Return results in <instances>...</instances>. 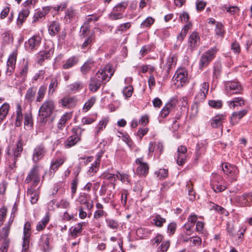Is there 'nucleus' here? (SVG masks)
Masks as SVG:
<instances>
[{
    "instance_id": "obj_40",
    "label": "nucleus",
    "mask_w": 252,
    "mask_h": 252,
    "mask_svg": "<svg viewBox=\"0 0 252 252\" xmlns=\"http://www.w3.org/2000/svg\"><path fill=\"white\" fill-rule=\"evenodd\" d=\"M59 24L55 21L52 22L49 27V32L51 35H55L59 32Z\"/></svg>"
},
{
    "instance_id": "obj_27",
    "label": "nucleus",
    "mask_w": 252,
    "mask_h": 252,
    "mask_svg": "<svg viewBox=\"0 0 252 252\" xmlns=\"http://www.w3.org/2000/svg\"><path fill=\"white\" fill-rule=\"evenodd\" d=\"M225 119L224 115H218L212 119L211 126L215 128L220 127L224 122Z\"/></svg>"
},
{
    "instance_id": "obj_2",
    "label": "nucleus",
    "mask_w": 252,
    "mask_h": 252,
    "mask_svg": "<svg viewBox=\"0 0 252 252\" xmlns=\"http://www.w3.org/2000/svg\"><path fill=\"white\" fill-rule=\"evenodd\" d=\"M218 51V49L217 47L214 46L203 53L199 59V68L203 69L205 67H206L215 58Z\"/></svg>"
},
{
    "instance_id": "obj_59",
    "label": "nucleus",
    "mask_w": 252,
    "mask_h": 252,
    "mask_svg": "<svg viewBox=\"0 0 252 252\" xmlns=\"http://www.w3.org/2000/svg\"><path fill=\"white\" fill-rule=\"evenodd\" d=\"M156 174L159 179H164L168 176V170L164 168L159 169L156 172Z\"/></svg>"
},
{
    "instance_id": "obj_14",
    "label": "nucleus",
    "mask_w": 252,
    "mask_h": 252,
    "mask_svg": "<svg viewBox=\"0 0 252 252\" xmlns=\"http://www.w3.org/2000/svg\"><path fill=\"white\" fill-rule=\"evenodd\" d=\"M187 148L183 146H180L177 150L178 156L177 163L179 165H183L186 161L187 159Z\"/></svg>"
},
{
    "instance_id": "obj_18",
    "label": "nucleus",
    "mask_w": 252,
    "mask_h": 252,
    "mask_svg": "<svg viewBox=\"0 0 252 252\" xmlns=\"http://www.w3.org/2000/svg\"><path fill=\"white\" fill-rule=\"evenodd\" d=\"M139 72L150 74L149 79H155L157 73L155 67L151 64L143 65L140 67Z\"/></svg>"
},
{
    "instance_id": "obj_17",
    "label": "nucleus",
    "mask_w": 252,
    "mask_h": 252,
    "mask_svg": "<svg viewBox=\"0 0 252 252\" xmlns=\"http://www.w3.org/2000/svg\"><path fill=\"white\" fill-rule=\"evenodd\" d=\"M188 42L189 47L193 50L200 44V37L197 32H193L189 36Z\"/></svg>"
},
{
    "instance_id": "obj_33",
    "label": "nucleus",
    "mask_w": 252,
    "mask_h": 252,
    "mask_svg": "<svg viewBox=\"0 0 252 252\" xmlns=\"http://www.w3.org/2000/svg\"><path fill=\"white\" fill-rule=\"evenodd\" d=\"M78 201L81 205H85L86 208L89 210H91L94 207L93 202H88L87 197L85 195H80L79 197Z\"/></svg>"
},
{
    "instance_id": "obj_26",
    "label": "nucleus",
    "mask_w": 252,
    "mask_h": 252,
    "mask_svg": "<svg viewBox=\"0 0 252 252\" xmlns=\"http://www.w3.org/2000/svg\"><path fill=\"white\" fill-rule=\"evenodd\" d=\"M100 158L98 157L88 170L87 174L88 176L92 177L97 172L100 165Z\"/></svg>"
},
{
    "instance_id": "obj_42",
    "label": "nucleus",
    "mask_w": 252,
    "mask_h": 252,
    "mask_svg": "<svg viewBox=\"0 0 252 252\" xmlns=\"http://www.w3.org/2000/svg\"><path fill=\"white\" fill-rule=\"evenodd\" d=\"M77 63V59L74 57H72L69 59H68L64 64L63 65V67L64 69H68L74 65H75Z\"/></svg>"
},
{
    "instance_id": "obj_22",
    "label": "nucleus",
    "mask_w": 252,
    "mask_h": 252,
    "mask_svg": "<svg viewBox=\"0 0 252 252\" xmlns=\"http://www.w3.org/2000/svg\"><path fill=\"white\" fill-rule=\"evenodd\" d=\"M54 51L52 49L48 50L41 51L37 54V62L41 63L45 59L50 58L53 54Z\"/></svg>"
},
{
    "instance_id": "obj_37",
    "label": "nucleus",
    "mask_w": 252,
    "mask_h": 252,
    "mask_svg": "<svg viewBox=\"0 0 252 252\" xmlns=\"http://www.w3.org/2000/svg\"><path fill=\"white\" fill-rule=\"evenodd\" d=\"M177 102V96L172 97L163 107L170 112L175 108Z\"/></svg>"
},
{
    "instance_id": "obj_52",
    "label": "nucleus",
    "mask_w": 252,
    "mask_h": 252,
    "mask_svg": "<svg viewBox=\"0 0 252 252\" xmlns=\"http://www.w3.org/2000/svg\"><path fill=\"white\" fill-rule=\"evenodd\" d=\"M25 126L28 128L31 127L32 126V120L31 114L28 113L25 115L24 121Z\"/></svg>"
},
{
    "instance_id": "obj_38",
    "label": "nucleus",
    "mask_w": 252,
    "mask_h": 252,
    "mask_svg": "<svg viewBox=\"0 0 252 252\" xmlns=\"http://www.w3.org/2000/svg\"><path fill=\"white\" fill-rule=\"evenodd\" d=\"M49 221V217L48 215L45 216L41 220L38 222L36 225V230L38 231L42 230Z\"/></svg>"
},
{
    "instance_id": "obj_54",
    "label": "nucleus",
    "mask_w": 252,
    "mask_h": 252,
    "mask_svg": "<svg viewBox=\"0 0 252 252\" xmlns=\"http://www.w3.org/2000/svg\"><path fill=\"white\" fill-rule=\"evenodd\" d=\"M116 177L117 179H118L121 181L123 183H129V176L126 174L120 173L118 172L116 174Z\"/></svg>"
},
{
    "instance_id": "obj_6",
    "label": "nucleus",
    "mask_w": 252,
    "mask_h": 252,
    "mask_svg": "<svg viewBox=\"0 0 252 252\" xmlns=\"http://www.w3.org/2000/svg\"><path fill=\"white\" fill-rule=\"evenodd\" d=\"M55 108L54 102L49 100L45 101L40 106L38 112V115L41 119L49 117L52 113Z\"/></svg>"
},
{
    "instance_id": "obj_43",
    "label": "nucleus",
    "mask_w": 252,
    "mask_h": 252,
    "mask_svg": "<svg viewBox=\"0 0 252 252\" xmlns=\"http://www.w3.org/2000/svg\"><path fill=\"white\" fill-rule=\"evenodd\" d=\"M48 10L45 8L43 9L41 11H38L35 13L33 17V22H35L40 19H41L43 17L47 14Z\"/></svg>"
},
{
    "instance_id": "obj_7",
    "label": "nucleus",
    "mask_w": 252,
    "mask_h": 252,
    "mask_svg": "<svg viewBox=\"0 0 252 252\" xmlns=\"http://www.w3.org/2000/svg\"><path fill=\"white\" fill-rule=\"evenodd\" d=\"M39 166L37 165H34L28 173V174L25 180V182L29 184L32 181H33L32 186L35 187L40 181V175L39 173Z\"/></svg>"
},
{
    "instance_id": "obj_34",
    "label": "nucleus",
    "mask_w": 252,
    "mask_h": 252,
    "mask_svg": "<svg viewBox=\"0 0 252 252\" xmlns=\"http://www.w3.org/2000/svg\"><path fill=\"white\" fill-rule=\"evenodd\" d=\"M16 114V118L15 121V126L18 127L21 125L23 121L22 108L19 104H18L17 105Z\"/></svg>"
},
{
    "instance_id": "obj_1",
    "label": "nucleus",
    "mask_w": 252,
    "mask_h": 252,
    "mask_svg": "<svg viewBox=\"0 0 252 252\" xmlns=\"http://www.w3.org/2000/svg\"><path fill=\"white\" fill-rule=\"evenodd\" d=\"M23 151L22 144L19 141L16 148L8 149L7 151V160L9 163V168L11 169L16 167V162L17 158L19 157Z\"/></svg>"
},
{
    "instance_id": "obj_53",
    "label": "nucleus",
    "mask_w": 252,
    "mask_h": 252,
    "mask_svg": "<svg viewBox=\"0 0 252 252\" xmlns=\"http://www.w3.org/2000/svg\"><path fill=\"white\" fill-rule=\"evenodd\" d=\"M211 209H214L217 211L218 212L222 214H224L226 216L228 214V212L224 208L214 203H212L211 205Z\"/></svg>"
},
{
    "instance_id": "obj_3",
    "label": "nucleus",
    "mask_w": 252,
    "mask_h": 252,
    "mask_svg": "<svg viewBox=\"0 0 252 252\" xmlns=\"http://www.w3.org/2000/svg\"><path fill=\"white\" fill-rule=\"evenodd\" d=\"M222 169L230 182L237 180L239 170L236 165L227 162L224 163L222 164Z\"/></svg>"
},
{
    "instance_id": "obj_19",
    "label": "nucleus",
    "mask_w": 252,
    "mask_h": 252,
    "mask_svg": "<svg viewBox=\"0 0 252 252\" xmlns=\"http://www.w3.org/2000/svg\"><path fill=\"white\" fill-rule=\"evenodd\" d=\"M65 20L68 23L75 22L78 19V14L76 10L70 7L65 12Z\"/></svg>"
},
{
    "instance_id": "obj_21",
    "label": "nucleus",
    "mask_w": 252,
    "mask_h": 252,
    "mask_svg": "<svg viewBox=\"0 0 252 252\" xmlns=\"http://www.w3.org/2000/svg\"><path fill=\"white\" fill-rule=\"evenodd\" d=\"M209 90V84L207 82H204L201 84L200 92L196 96V98L199 101L205 99L206 95L208 94Z\"/></svg>"
},
{
    "instance_id": "obj_50",
    "label": "nucleus",
    "mask_w": 252,
    "mask_h": 252,
    "mask_svg": "<svg viewBox=\"0 0 252 252\" xmlns=\"http://www.w3.org/2000/svg\"><path fill=\"white\" fill-rule=\"evenodd\" d=\"M46 91V87L44 86H41L38 91L36 101L40 102L43 99Z\"/></svg>"
},
{
    "instance_id": "obj_61",
    "label": "nucleus",
    "mask_w": 252,
    "mask_h": 252,
    "mask_svg": "<svg viewBox=\"0 0 252 252\" xmlns=\"http://www.w3.org/2000/svg\"><path fill=\"white\" fill-rule=\"evenodd\" d=\"M7 210L6 207H3L0 209V226L2 224L6 216Z\"/></svg>"
},
{
    "instance_id": "obj_13",
    "label": "nucleus",
    "mask_w": 252,
    "mask_h": 252,
    "mask_svg": "<svg viewBox=\"0 0 252 252\" xmlns=\"http://www.w3.org/2000/svg\"><path fill=\"white\" fill-rule=\"evenodd\" d=\"M143 158H138L135 160V163L138 165L136 169V172L140 175H147L149 171V165L146 162L143 161Z\"/></svg>"
},
{
    "instance_id": "obj_12",
    "label": "nucleus",
    "mask_w": 252,
    "mask_h": 252,
    "mask_svg": "<svg viewBox=\"0 0 252 252\" xmlns=\"http://www.w3.org/2000/svg\"><path fill=\"white\" fill-rule=\"evenodd\" d=\"M114 72V70L110 64L106 65L103 68L99 69L96 74V77L100 79H110Z\"/></svg>"
},
{
    "instance_id": "obj_41",
    "label": "nucleus",
    "mask_w": 252,
    "mask_h": 252,
    "mask_svg": "<svg viewBox=\"0 0 252 252\" xmlns=\"http://www.w3.org/2000/svg\"><path fill=\"white\" fill-rule=\"evenodd\" d=\"M9 109V105L7 103L3 104L0 107V122L6 117Z\"/></svg>"
},
{
    "instance_id": "obj_29",
    "label": "nucleus",
    "mask_w": 252,
    "mask_h": 252,
    "mask_svg": "<svg viewBox=\"0 0 252 252\" xmlns=\"http://www.w3.org/2000/svg\"><path fill=\"white\" fill-rule=\"evenodd\" d=\"M30 10L29 8H25L23 9L19 13L17 19V24L21 25L26 19L30 14Z\"/></svg>"
},
{
    "instance_id": "obj_60",
    "label": "nucleus",
    "mask_w": 252,
    "mask_h": 252,
    "mask_svg": "<svg viewBox=\"0 0 252 252\" xmlns=\"http://www.w3.org/2000/svg\"><path fill=\"white\" fill-rule=\"evenodd\" d=\"M224 9L231 14H234L239 11V8L235 6L227 7L226 5H224L223 6L222 9Z\"/></svg>"
},
{
    "instance_id": "obj_49",
    "label": "nucleus",
    "mask_w": 252,
    "mask_h": 252,
    "mask_svg": "<svg viewBox=\"0 0 252 252\" xmlns=\"http://www.w3.org/2000/svg\"><path fill=\"white\" fill-rule=\"evenodd\" d=\"M127 6V2L126 1H123L116 5L113 8V9H114V10L115 11H117L118 12H121L123 14Z\"/></svg>"
},
{
    "instance_id": "obj_35",
    "label": "nucleus",
    "mask_w": 252,
    "mask_h": 252,
    "mask_svg": "<svg viewBox=\"0 0 252 252\" xmlns=\"http://www.w3.org/2000/svg\"><path fill=\"white\" fill-rule=\"evenodd\" d=\"M102 82L100 80H91L89 89L91 92H96L101 86Z\"/></svg>"
},
{
    "instance_id": "obj_55",
    "label": "nucleus",
    "mask_w": 252,
    "mask_h": 252,
    "mask_svg": "<svg viewBox=\"0 0 252 252\" xmlns=\"http://www.w3.org/2000/svg\"><path fill=\"white\" fill-rule=\"evenodd\" d=\"M155 22V20L151 17H149L147 18L140 25L141 28H145L147 27H150Z\"/></svg>"
},
{
    "instance_id": "obj_16",
    "label": "nucleus",
    "mask_w": 252,
    "mask_h": 252,
    "mask_svg": "<svg viewBox=\"0 0 252 252\" xmlns=\"http://www.w3.org/2000/svg\"><path fill=\"white\" fill-rule=\"evenodd\" d=\"M85 225L86 222H81L78 223L74 226H72L69 229L71 237L75 239L80 235L82 232L83 227Z\"/></svg>"
},
{
    "instance_id": "obj_46",
    "label": "nucleus",
    "mask_w": 252,
    "mask_h": 252,
    "mask_svg": "<svg viewBox=\"0 0 252 252\" xmlns=\"http://www.w3.org/2000/svg\"><path fill=\"white\" fill-rule=\"evenodd\" d=\"M107 226L112 229H117L119 227V223L117 220L112 219H106L105 220Z\"/></svg>"
},
{
    "instance_id": "obj_57",
    "label": "nucleus",
    "mask_w": 252,
    "mask_h": 252,
    "mask_svg": "<svg viewBox=\"0 0 252 252\" xmlns=\"http://www.w3.org/2000/svg\"><path fill=\"white\" fill-rule=\"evenodd\" d=\"M79 183V179L77 176L72 181L71 183V194L72 197L74 196L75 193L76 192L78 184Z\"/></svg>"
},
{
    "instance_id": "obj_11",
    "label": "nucleus",
    "mask_w": 252,
    "mask_h": 252,
    "mask_svg": "<svg viewBox=\"0 0 252 252\" xmlns=\"http://www.w3.org/2000/svg\"><path fill=\"white\" fill-rule=\"evenodd\" d=\"M45 147L41 144L36 146L33 150L32 155V160L34 163L38 162L45 156L46 154Z\"/></svg>"
},
{
    "instance_id": "obj_64",
    "label": "nucleus",
    "mask_w": 252,
    "mask_h": 252,
    "mask_svg": "<svg viewBox=\"0 0 252 252\" xmlns=\"http://www.w3.org/2000/svg\"><path fill=\"white\" fill-rule=\"evenodd\" d=\"M163 239V236L160 234H158L156 237L151 240V243L153 245H158L160 242H162Z\"/></svg>"
},
{
    "instance_id": "obj_23",
    "label": "nucleus",
    "mask_w": 252,
    "mask_h": 252,
    "mask_svg": "<svg viewBox=\"0 0 252 252\" xmlns=\"http://www.w3.org/2000/svg\"><path fill=\"white\" fill-rule=\"evenodd\" d=\"M60 103L63 107L71 108L75 105L76 99L73 97H64L61 99Z\"/></svg>"
},
{
    "instance_id": "obj_56",
    "label": "nucleus",
    "mask_w": 252,
    "mask_h": 252,
    "mask_svg": "<svg viewBox=\"0 0 252 252\" xmlns=\"http://www.w3.org/2000/svg\"><path fill=\"white\" fill-rule=\"evenodd\" d=\"M31 234V224L29 222H27L25 224L24 228V237L23 238L29 239Z\"/></svg>"
},
{
    "instance_id": "obj_5",
    "label": "nucleus",
    "mask_w": 252,
    "mask_h": 252,
    "mask_svg": "<svg viewBox=\"0 0 252 252\" xmlns=\"http://www.w3.org/2000/svg\"><path fill=\"white\" fill-rule=\"evenodd\" d=\"M84 130L79 126L72 128V131L74 134L68 137L65 142L64 146L69 148L76 144L80 141V135Z\"/></svg>"
},
{
    "instance_id": "obj_30",
    "label": "nucleus",
    "mask_w": 252,
    "mask_h": 252,
    "mask_svg": "<svg viewBox=\"0 0 252 252\" xmlns=\"http://www.w3.org/2000/svg\"><path fill=\"white\" fill-rule=\"evenodd\" d=\"M66 159V158L64 156H62L59 158L52 160L50 165V169L55 172L58 169L59 167L64 163Z\"/></svg>"
},
{
    "instance_id": "obj_24",
    "label": "nucleus",
    "mask_w": 252,
    "mask_h": 252,
    "mask_svg": "<svg viewBox=\"0 0 252 252\" xmlns=\"http://www.w3.org/2000/svg\"><path fill=\"white\" fill-rule=\"evenodd\" d=\"M177 61V56L176 54H170L167 58L166 63L165 65L167 71L168 72L173 67H175Z\"/></svg>"
},
{
    "instance_id": "obj_25",
    "label": "nucleus",
    "mask_w": 252,
    "mask_h": 252,
    "mask_svg": "<svg viewBox=\"0 0 252 252\" xmlns=\"http://www.w3.org/2000/svg\"><path fill=\"white\" fill-rule=\"evenodd\" d=\"M249 194H244L236 197V201L241 207L250 206V201H249Z\"/></svg>"
},
{
    "instance_id": "obj_39",
    "label": "nucleus",
    "mask_w": 252,
    "mask_h": 252,
    "mask_svg": "<svg viewBox=\"0 0 252 252\" xmlns=\"http://www.w3.org/2000/svg\"><path fill=\"white\" fill-rule=\"evenodd\" d=\"M165 222L166 220L159 215H156L152 219V223L158 227H161Z\"/></svg>"
},
{
    "instance_id": "obj_45",
    "label": "nucleus",
    "mask_w": 252,
    "mask_h": 252,
    "mask_svg": "<svg viewBox=\"0 0 252 252\" xmlns=\"http://www.w3.org/2000/svg\"><path fill=\"white\" fill-rule=\"evenodd\" d=\"M124 17V15L121 12H118L117 11L113 9L109 14V18L112 20H116L122 19Z\"/></svg>"
},
{
    "instance_id": "obj_62",
    "label": "nucleus",
    "mask_w": 252,
    "mask_h": 252,
    "mask_svg": "<svg viewBox=\"0 0 252 252\" xmlns=\"http://www.w3.org/2000/svg\"><path fill=\"white\" fill-rule=\"evenodd\" d=\"M246 229V228L241 227L239 230L238 233V238L236 240L237 245H240L242 243L244 234L245 232Z\"/></svg>"
},
{
    "instance_id": "obj_10",
    "label": "nucleus",
    "mask_w": 252,
    "mask_h": 252,
    "mask_svg": "<svg viewBox=\"0 0 252 252\" xmlns=\"http://www.w3.org/2000/svg\"><path fill=\"white\" fill-rule=\"evenodd\" d=\"M17 55L18 51L17 49H15L12 51L8 57L7 61V70L6 72L7 75H10L14 70Z\"/></svg>"
},
{
    "instance_id": "obj_58",
    "label": "nucleus",
    "mask_w": 252,
    "mask_h": 252,
    "mask_svg": "<svg viewBox=\"0 0 252 252\" xmlns=\"http://www.w3.org/2000/svg\"><path fill=\"white\" fill-rule=\"evenodd\" d=\"M95 97H92L90 99L86 102L83 107V110H85V112L88 111L94 105L95 102Z\"/></svg>"
},
{
    "instance_id": "obj_8",
    "label": "nucleus",
    "mask_w": 252,
    "mask_h": 252,
    "mask_svg": "<svg viewBox=\"0 0 252 252\" xmlns=\"http://www.w3.org/2000/svg\"><path fill=\"white\" fill-rule=\"evenodd\" d=\"M225 87L227 95L228 96L240 93L242 90L241 85L235 80L226 81L225 83Z\"/></svg>"
},
{
    "instance_id": "obj_63",
    "label": "nucleus",
    "mask_w": 252,
    "mask_h": 252,
    "mask_svg": "<svg viewBox=\"0 0 252 252\" xmlns=\"http://www.w3.org/2000/svg\"><path fill=\"white\" fill-rule=\"evenodd\" d=\"M107 214L103 210H96L94 214V218L98 220L103 216H107Z\"/></svg>"
},
{
    "instance_id": "obj_36",
    "label": "nucleus",
    "mask_w": 252,
    "mask_h": 252,
    "mask_svg": "<svg viewBox=\"0 0 252 252\" xmlns=\"http://www.w3.org/2000/svg\"><path fill=\"white\" fill-rule=\"evenodd\" d=\"M229 105L230 107L234 109L236 106H242L245 104V100L242 97H235L233 100L230 101Z\"/></svg>"
},
{
    "instance_id": "obj_15",
    "label": "nucleus",
    "mask_w": 252,
    "mask_h": 252,
    "mask_svg": "<svg viewBox=\"0 0 252 252\" xmlns=\"http://www.w3.org/2000/svg\"><path fill=\"white\" fill-rule=\"evenodd\" d=\"M14 220V216H12V214L10 215V218L7 223L5 224V226L0 231V240L9 239L8 236L9 234L11 226Z\"/></svg>"
},
{
    "instance_id": "obj_9",
    "label": "nucleus",
    "mask_w": 252,
    "mask_h": 252,
    "mask_svg": "<svg viewBox=\"0 0 252 252\" xmlns=\"http://www.w3.org/2000/svg\"><path fill=\"white\" fill-rule=\"evenodd\" d=\"M41 37L39 35H33L28 41L25 42L26 49L29 52L36 50L41 44Z\"/></svg>"
},
{
    "instance_id": "obj_48",
    "label": "nucleus",
    "mask_w": 252,
    "mask_h": 252,
    "mask_svg": "<svg viewBox=\"0 0 252 252\" xmlns=\"http://www.w3.org/2000/svg\"><path fill=\"white\" fill-rule=\"evenodd\" d=\"M216 34L218 36L223 37L224 33V27L220 23H217L215 29Z\"/></svg>"
},
{
    "instance_id": "obj_20",
    "label": "nucleus",
    "mask_w": 252,
    "mask_h": 252,
    "mask_svg": "<svg viewBox=\"0 0 252 252\" xmlns=\"http://www.w3.org/2000/svg\"><path fill=\"white\" fill-rule=\"evenodd\" d=\"M247 112L248 111L245 109L241 110L238 112H233L230 118L231 123L233 125L237 124L241 119L247 114Z\"/></svg>"
},
{
    "instance_id": "obj_4",
    "label": "nucleus",
    "mask_w": 252,
    "mask_h": 252,
    "mask_svg": "<svg viewBox=\"0 0 252 252\" xmlns=\"http://www.w3.org/2000/svg\"><path fill=\"white\" fill-rule=\"evenodd\" d=\"M213 176L211 185L214 191L220 192L224 190L226 188V183L223 177L217 174H214Z\"/></svg>"
},
{
    "instance_id": "obj_32",
    "label": "nucleus",
    "mask_w": 252,
    "mask_h": 252,
    "mask_svg": "<svg viewBox=\"0 0 252 252\" xmlns=\"http://www.w3.org/2000/svg\"><path fill=\"white\" fill-rule=\"evenodd\" d=\"M174 77L175 79H187L188 72L184 67L179 68L176 71Z\"/></svg>"
},
{
    "instance_id": "obj_47",
    "label": "nucleus",
    "mask_w": 252,
    "mask_h": 252,
    "mask_svg": "<svg viewBox=\"0 0 252 252\" xmlns=\"http://www.w3.org/2000/svg\"><path fill=\"white\" fill-rule=\"evenodd\" d=\"M108 119L107 118H104L101 120L97 126L96 127V133L98 134L101 131L105 128L107 125Z\"/></svg>"
},
{
    "instance_id": "obj_51",
    "label": "nucleus",
    "mask_w": 252,
    "mask_h": 252,
    "mask_svg": "<svg viewBox=\"0 0 252 252\" xmlns=\"http://www.w3.org/2000/svg\"><path fill=\"white\" fill-rule=\"evenodd\" d=\"M170 246L169 240L163 241L161 245L158 248V251L160 252H166Z\"/></svg>"
},
{
    "instance_id": "obj_31",
    "label": "nucleus",
    "mask_w": 252,
    "mask_h": 252,
    "mask_svg": "<svg viewBox=\"0 0 252 252\" xmlns=\"http://www.w3.org/2000/svg\"><path fill=\"white\" fill-rule=\"evenodd\" d=\"M95 62L92 59H89L81 67V71L83 74L87 73L93 67L95 66Z\"/></svg>"
},
{
    "instance_id": "obj_28",
    "label": "nucleus",
    "mask_w": 252,
    "mask_h": 252,
    "mask_svg": "<svg viewBox=\"0 0 252 252\" xmlns=\"http://www.w3.org/2000/svg\"><path fill=\"white\" fill-rule=\"evenodd\" d=\"M49 236L47 234H43L40 237L39 245L45 252L49 249Z\"/></svg>"
},
{
    "instance_id": "obj_44",
    "label": "nucleus",
    "mask_w": 252,
    "mask_h": 252,
    "mask_svg": "<svg viewBox=\"0 0 252 252\" xmlns=\"http://www.w3.org/2000/svg\"><path fill=\"white\" fill-rule=\"evenodd\" d=\"M35 94V91L33 88H29L27 90L25 95L26 100L29 102H32L34 99Z\"/></svg>"
}]
</instances>
